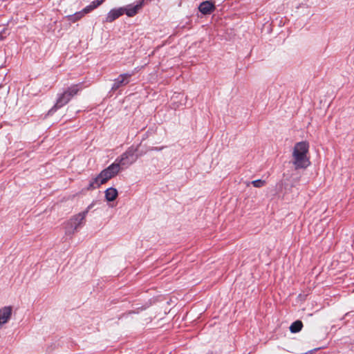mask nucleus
<instances>
[{
  "label": "nucleus",
  "instance_id": "obj_2",
  "mask_svg": "<svg viewBox=\"0 0 354 354\" xmlns=\"http://www.w3.org/2000/svg\"><path fill=\"white\" fill-rule=\"evenodd\" d=\"M83 88V83L80 82L77 84L71 85L63 93L57 95L56 103L55 105L48 111V114L52 115L57 109L63 107L66 105L71 98L77 94V93Z\"/></svg>",
  "mask_w": 354,
  "mask_h": 354
},
{
  "label": "nucleus",
  "instance_id": "obj_4",
  "mask_svg": "<svg viewBox=\"0 0 354 354\" xmlns=\"http://www.w3.org/2000/svg\"><path fill=\"white\" fill-rule=\"evenodd\" d=\"M89 207L77 214H75L71 217L66 223L64 226L65 234L66 236H72L77 230L78 227H80L85 220V218L88 212Z\"/></svg>",
  "mask_w": 354,
  "mask_h": 354
},
{
  "label": "nucleus",
  "instance_id": "obj_3",
  "mask_svg": "<svg viewBox=\"0 0 354 354\" xmlns=\"http://www.w3.org/2000/svg\"><path fill=\"white\" fill-rule=\"evenodd\" d=\"M137 151L138 147L131 146L121 156H118L114 162L118 164L120 170L127 168L137 160L138 158Z\"/></svg>",
  "mask_w": 354,
  "mask_h": 354
},
{
  "label": "nucleus",
  "instance_id": "obj_12",
  "mask_svg": "<svg viewBox=\"0 0 354 354\" xmlns=\"http://www.w3.org/2000/svg\"><path fill=\"white\" fill-rule=\"evenodd\" d=\"M303 327V324L301 321L297 320L294 322L290 326V330L292 333H296L299 332Z\"/></svg>",
  "mask_w": 354,
  "mask_h": 354
},
{
  "label": "nucleus",
  "instance_id": "obj_13",
  "mask_svg": "<svg viewBox=\"0 0 354 354\" xmlns=\"http://www.w3.org/2000/svg\"><path fill=\"white\" fill-rule=\"evenodd\" d=\"M84 12L82 11L75 12L73 15H70L69 20L72 22H75L77 20L80 19L84 16Z\"/></svg>",
  "mask_w": 354,
  "mask_h": 354
},
{
  "label": "nucleus",
  "instance_id": "obj_14",
  "mask_svg": "<svg viewBox=\"0 0 354 354\" xmlns=\"http://www.w3.org/2000/svg\"><path fill=\"white\" fill-rule=\"evenodd\" d=\"M251 183L252 184V185L254 187L260 188V187H263L266 185V181L263 180L258 179V180L252 181Z\"/></svg>",
  "mask_w": 354,
  "mask_h": 354
},
{
  "label": "nucleus",
  "instance_id": "obj_10",
  "mask_svg": "<svg viewBox=\"0 0 354 354\" xmlns=\"http://www.w3.org/2000/svg\"><path fill=\"white\" fill-rule=\"evenodd\" d=\"M102 178H100V175L98 174L95 178H93L88 185L87 189H94L98 188L101 185L104 184V182H101Z\"/></svg>",
  "mask_w": 354,
  "mask_h": 354
},
{
  "label": "nucleus",
  "instance_id": "obj_7",
  "mask_svg": "<svg viewBox=\"0 0 354 354\" xmlns=\"http://www.w3.org/2000/svg\"><path fill=\"white\" fill-rule=\"evenodd\" d=\"M12 315L11 306H6L0 308V328L10 320Z\"/></svg>",
  "mask_w": 354,
  "mask_h": 354
},
{
  "label": "nucleus",
  "instance_id": "obj_6",
  "mask_svg": "<svg viewBox=\"0 0 354 354\" xmlns=\"http://www.w3.org/2000/svg\"><path fill=\"white\" fill-rule=\"evenodd\" d=\"M133 75L134 72L120 74L114 80L111 90L116 91L119 88L127 85L130 82V79Z\"/></svg>",
  "mask_w": 354,
  "mask_h": 354
},
{
  "label": "nucleus",
  "instance_id": "obj_8",
  "mask_svg": "<svg viewBox=\"0 0 354 354\" xmlns=\"http://www.w3.org/2000/svg\"><path fill=\"white\" fill-rule=\"evenodd\" d=\"M198 9L203 15H209L216 10V6L214 1H204L199 4Z\"/></svg>",
  "mask_w": 354,
  "mask_h": 354
},
{
  "label": "nucleus",
  "instance_id": "obj_9",
  "mask_svg": "<svg viewBox=\"0 0 354 354\" xmlns=\"http://www.w3.org/2000/svg\"><path fill=\"white\" fill-rule=\"evenodd\" d=\"M124 13V10L123 8H113L108 12L105 21L106 22L109 23L113 22L116 19L122 16Z\"/></svg>",
  "mask_w": 354,
  "mask_h": 354
},
{
  "label": "nucleus",
  "instance_id": "obj_1",
  "mask_svg": "<svg viewBox=\"0 0 354 354\" xmlns=\"http://www.w3.org/2000/svg\"><path fill=\"white\" fill-rule=\"evenodd\" d=\"M309 150V144L306 141L295 144L292 151V164L296 169H306L310 164L307 156Z\"/></svg>",
  "mask_w": 354,
  "mask_h": 354
},
{
  "label": "nucleus",
  "instance_id": "obj_5",
  "mask_svg": "<svg viewBox=\"0 0 354 354\" xmlns=\"http://www.w3.org/2000/svg\"><path fill=\"white\" fill-rule=\"evenodd\" d=\"M120 171V169H119L118 164L115 163V162H113L99 174L100 175V178H102L101 182H104L105 183L109 179L115 176Z\"/></svg>",
  "mask_w": 354,
  "mask_h": 354
},
{
  "label": "nucleus",
  "instance_id": "obj_11",
  "mask_svg": "<svg viewBox=\"0 0 354 354\" xmlns=\"http://www.w3.org/2000/svg\"><path fill=\"white\" fill-rule=\"evenodd\" d=\"M118 191L115 188L109 187L105 191V198L107 201H113L118 196Z\"/></svg>",
  "mask_w": 354,
  "mask_h": 354
},
{
  "label": "nucleus",
  "instance_id": "obj_15",
  "mask_svg": "<svg viewBox=\"0 0 354 354\" xmlns=\"http://www.w3.org/2000/svg\"><path fill=\"white\" fill-rule=\"evenodd\" d=\"M95 8L93 6L92 2L87 6H86L82 11L84 12V15L89 13Z\"/></svg>",
  "mask_w": 354,
  "mask_h": 354
},
{
  "label": "nucleus",
  "instance_id": "obj_16",
  "mask_svg": "<svg viewBox=\"0 0 354 354\" xmlns=\"http://www.w3.org/2000/svg\"><path fill=\"white\" fill-rule=\"evenodd\" d=\"M163 148H164V147H152V148H151V150H153V151H160V150H162Z\"/></svg>",
  "mask_w": 354,
  "mask_h": 354
}]
</instances>
